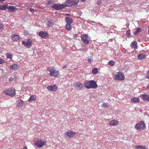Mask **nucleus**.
Wrapping results in <instances>:
<instances>
[{"mask_svg":"<svg viewBox=\"0 0 149 149\" xmlns=\"http://www.w3.org/2000/svg\"><path fill=\"white\" fill-rule=\"evenodd\" d=\"M84 85L87 89H95L97 87L96 82L93 80L85 81L84 83Z\"/></svg>","mask_w":149,"mask_h":149,"instance_id":"obj_1","label":"nucleus"},{"mask_svg":"<svg viewBox=\"0 0 149 149\" xmlns=\"http://www.w3.org/2000/svg\"><path fill=\"white\" fill-rule=\"evenodd\" d=\"M16 90L15 89H8L3 91V93L6 95H8L11 97L14 96L16 94Z\"/></svg>","mask_w":149,"mask_h":149,"instance_id":"obj_2","label":"nucleus"},{"mask_svg":"<svg viewBox=\"0 0 149 149\" xmlns=\"http://www.w3.org/2000/svg\"><path fill=\"white\" fill-rule=\"evenodd\" d=\"M146 127V124L143 121H141L136 125L134 128L137 130L140 131L144 129Z\"/></svg>","mask_w":149,"mask_h":149,"instance_id":"obj_3","label":"nucleus"},{"mask_svg":"<svg viewBox=\"0 0 149 149\" xmlns=\"http://www.w3.org/2000/svg\"><path fill=\"white\" fill-rule=\"evenodd\" d=\"M46 143V140L44 139H38L36 141L35 145H36L38 148H40L45 146Z\"/></svg>","mask_w":149,"mask_h":149,"instance_id":"obj_4","label":"nucleus"},{"mask_svg":"<svg viewBox=\"0 0 149 149\" xmlns=\"http://www.w3.org/2000/svg\"><path fill=\"white\" fill-rule=\"evenodd\" d=\"M48 70L50 72L49 75L51 76L57 77L59 74V71L55 70L54 68H48Z\"/></svg>","mask_w":149,"mask_h":149,"instance_id":"obj_5","label":"nucleus"},{"mask_svg":"<svg viewBox=\"0 0 149 149\" xmlns=\"http://www.w3.org/2000/svg\"><path fill=\"white\" fill-rule=\"evenodd\" d=\"M81 40L84 44H89L90 39L87 34H83L81 36Z\"/></svg>","mask_w":149,"mask_h":149,"instance_id":"obj_6","label":"nucleus"},{"mask_svg":"<svg viewBox=\"0 0 149 149\" xmlns=\"http://www.w3.org/2000/svg\"><path fill=\"white\" fill-rule=\"evenodd\" d=\"M66 7L65 4H59L56 3L53 4L52 6V8L56 10H60Z\"/></svg>","mask_w":149,"mask_h":149,"instance_id":"obj_7","label":"nucleus"},{"mask_svg":"<svg viewBox=\"0 0 149 149\" xmlns=\"http://www.w3.org/2000/svg\"><path fill=\"white\" fill-rule=\"evenodd\" d=\"M124 74L122 72H119L116 75L115 80H123L125 79Z\"/></svg>","mask_w":149,"mask_h":149,"instance_id":"obj_8","label":"nucleus"},{"mask_svg":"<svg viewBox=\"0 0 149 149\" xmlns=\"http://www.w3.org/2000/svg\"><path fill=\"white\" fill-rule=\"evenodd\" d=\"M79 0H67L66 3L70 6H75L77 5Z\"/></svg>","mask_w":149,"mask_h":149,"instance_id":"obj_9","label":"nucleus"},{"mask_svg":"<svg viewBox=\"0 0 149 149\" xmlns=\"http://www.w3.org/2000/svg\"><path fill=\"white\" fill-rule=\"evenodd\" d=\"M75 134V133L72 130H68L64 132V135L70 138L73 137Z\"/></svg>","mask_w":149,"mask_h":149,"instance_id":"obj_10","label":"nucleus"},{"mask_svg":"<svg viewBox=\"0 0 149 149\" xmlns=\"http://www.w3.org/2000/svg\"><path fill=\"white\" fill-rule=\"evenodd\" d=\"M22 43L27 48H30L32 45V41L30 39H29L27 42L22 41Z\"/></svg>","mask_w":149,"mask_h":149,"instance_id":"obj_11","label":"nucleus"},{"mask_svg":"<svg viewBox=\"0 0 149 149\" xmlns=\"http://www.w3.org/2000/svg\"><path fill=\"white\" fill-rule=\"evenodd\" d=\"M39 36L42 38H46L49 37V34L46 31H40L39 33Z\"/></svg>","mask_w":149,"mask_h":149,"instance_id":"obj_12","label":"nucleus"},{"mask_svg":"<svg viewBox=\"0 0 149 149\" xmlns=\"http://www.w3.org/2000/svg\"><path fill=\"white\" fill-rule=\"evenodd\" d=\"M83 84L81 82H75L74 83L73 86L77 90H81Z\"/></svg>","mask_w":149,"mask_h":149,"instance_id":"obj_13","label":"nucleus"},{"mask_svg":"<svg viewBox=\"0 0 149 149\" xmlns=\"http://www.w3.org/2000/svg\"><path fill=\"white\" fill-rule=\"evenodd\" d=\"M140 97L144 101H149V94H144L141 95L140 96Z\"/></svg>","mask_w":149,"mask_h":149,"instance_id":"obj_14","label":"nucleus"},{"mask_svg":"<svg viewBox=\"0 0 149 149\" xmlns=\"http://www.w3.org/2000/svg\"><path fill=\"white\" fill-rule=\"evenodd\" d=\"M55 22L52 19H50L47 21V25L49 27H52L54 24Z\"/></svg>","mask_w":149,"mask_h":149,"instance_id":"obj_15","label":"nucleus"},{"mask_svg":"<svg viewBox=\"0 0 149 149\" xmlns=\"http://www.w3.org/2000/svg\"><path fill=\"white\" fill-rule=\"evenodd\" d=\"M47 88L49 90L55 91L57 90V87L56 85H50L48 86Z\"/></svg>","mask_w":149,"mask_h":149,"instance_id":"obj_16","label":"nucleus"},{"mask_svg":"<svg viewBox=\"0 0 149 149\" xmlns=\"http://www.w3.org/2000/svg\"><path fill=\"white\" fill-rule=\"evenodd\" d=\"M12 40L13 41H17L19 38V36L18 35L13 34L11 36Z\"/></svg>","mask_w":149,"mask_h":149,"instance_id":"obj_17","label":"nucleus"},{"mask_svg":"<svg viewBox=\"0 0 149 149\" xmlns=\"http://www.w3.org/2000/svg\"><path fill=\"white\" fill-rule=\"evenodd\" d=\"M7 9H8L9 11L12 12L15 11L16 10H17V8H16L15 6H8V5Z\"/></svg>","mask_w":149,"mask_h":149,"instance_id":"obj_18","label":"nucleus"},{"mask_svg":"<svg viewBox=\"0 0 149 149\" xmlns=\"http://www.w3.org/2000/svg\"><path fill=\"white\" fill-rule=\"evenodd\" d=\"M66 22L67 24H70L73 22V20L72 18L69 17H66L65 18Z\"/></svg>","mask_w":149,"mask_h":149,"instance_id":"obj_19","label":"nucleus"},{"mask_svg":"<svg viewBox=\"0 0 149 149\" xmlns=\"http://www.w3.org/2000/svg\"><path fill=\"white\" fill-rule=\"evenodd\" d=\"M131 47L132 48L134 49H137V43L136 41H133L131 44Z\"/></svg>","mask_w":149,"mask_h":149,"instance_id":"obj_20","label":"nucleus"},{"mask_svg":"<svg viewBox=\"0 0 149 149\" xmlns=\"http://www.w3.org/2000/svg\"><path fill=\"white\" fill-rule=\"evenodd\" d=\"M118 124V122L116 120H111L109 123V124L110 125H116Z\"/></svg>","mask_w":149,"mask_h":149,"instance_id":"obj_21","label":"nucleus"},{"mask_svg":"<svg viewBox=\"0 0 149 149\" xmlns=\"http://www.w3.org/2000/svg\"><path fill=\"white\" fill-rule=\"evenodd\" d=\"M65 29L68 31H70L72 29V26L70 24H67L65 26Z\"/></svg>","mask_w":149,"mask_h":149,"instance_id":"obj_22","label":"nucleus"},{"mask_svg":"<svg viewBox=\"0 0 149 149\" xmlns=\"http://www.w3.org/2000/svg\"><path fill=\"white\" fill-rule=\"evenodd\" d=\"M23 104V101L22 100H20L17 102V106L19 107H22Z\"/></svg>","mask_w":149,"mask_h":149,"instance_id":"obj_23","label":"nucleus"},{"mask_svg":"<svg viewBox=\"0 0 149 149\" xmlns=\"http://www.w3.org/2000/svg\"><path fill=\"white\" fill-rule=\"evenodd\" d=\"M131 100L132 102L134 103L139 102L140 101L139 98L136 97L132 98Z\"/></svg>","mask_w":149,"mask_h":149,"instance_id":"obj_24","label":"nucleus"},{"mask_svg":"<svg viewBox=\"0 0 149 149\" xmlns=\"http://www.w3.org/2000/svg\"><path fill=\"white\" fill-rule=\"evenodd\" d=\"M10 68V69L14 70H15L18 69L17 65L15 64L11 65Z\"/></svg>","mask_w":149,"mask_h":149,"instance_id":"obj_25","label":"nucleus"},{"mask_svg":"<svg viewBox=\"0 0 149 149\" xmlns=\"http://www.w3.org/2000/svg\"><path fill=\"white\" fill-rule=\"evenodd\" d=\"M8 5L7 4L4 5L0 6V10H5L7 8Z\"/></svg>","mask_w":149,"mask_h":149,"instance_id":"obj_26","label":"nucleus"},{"mask_svg":"<svg viewBox=\"0 0 149 149\" xmlns=\"http://www.w3.org/2000/svg\"><path fill=\"white\" fill-rule=\"evenodd\" d=\"M146 55L144 54H141L138 56V58L139 59L141 60L145 58Z\"/></svg>","mask_w":149,"mask_h":149,"instance_id":"obj_27","label":"nucleus"},{"mask_svg":"<svg viewBox=\"0 0 149 149\" xmlns=\"http://www.w3.org/2000/svg\"><path fill=\"white\" fill-rule=\"evenodd\" d=\"M36 98V96L35 95H32L30 97L29 99L28 100V101L29 102H31L32 101H35Z\"/></svg>","mask_w":149,"mask_h":149,"instance_id":"obj_28","label":"nucleus"},{"mask_svg":"<svg viewBox=\"0 0 149 149\" xmlns=\"http://www.w3.org/2000/svg\"><path fill=\"white\" fill-rule=\"evenodd\" d=\"M17 76L16 75H14L11 77L9 79L10 81H15L17 80Z\"/></svg>","mask_w":149,"mask_h":149,"instance_id":"obj_29","label":"nucleus"},{"mask_svg":"<svg viewBox=\"0 0 149 149\" xmlns=\"http://www.w3.org/2000/svg\"><path fill=\"white\" fill-rule=\"evenodd\" d=\"M138 149H148L146 148L144 146H142L139 145L136 147Z\"/></svg>","mask_w":149,"mask_h":149,"instance_id":"obj_30","label":"nucleus"},{"mask_svg":"<svg viewBox=\"0 0 149 149\" xmlns=\"http://www.w3.org/2000/svg\"><path fill=\"white\" fill-rule=\"evenodd\" d=\"M141 31V29L140 28H137L136 31L134 32V34L135 35H137Z\"/></svg>","mask_w":149,"mask_h":149,"instance_id":"obj_31","label":"nucleus"},{"mask_svg":"<svg viewBox=\"0 0 149 149\" xmlns=\"http://www.w3.org/2000/svg\"><path fill=\"white\" fill-rule=\"evenodd\" d=\"M108 64L109 65L113 66L115 65V63L114 61H110L109 62Z\"/></svg>","mask_w":149,"mask_h":149,"instance_id":"obj_32","label":"nucleus"},{"mask_svg":"<svg viewBox=\"0 0 149 149\" xmlns=\"http://www.w3.org/2000/svg\"><path fill=\"white\" fill-rule=\"evenodd\" d=\"M92 72L93 74H96L98 72V69L97 68H94L93 69Z\"/></svg>","mask_w":149,"mask_h":149,"instance_id":"obj_33","label":"nucleus"},{"mask_svg":"<svg viewBox=\"0 0 149 149\" xmlns=\"http://www.w3.org/2000/svg\"><path fill=\"white\" fill-rule=\"evenodd\" d=\"M6 57L10 59H11L12 58V55L10 53L7 54H6Z\"/></svg>","mask_w":149,"mask_h":149,"instance_id":"obj_34","label":"nucleus"},{"mask_svg":"<svg viewBox=\"0 0 149 149\" xmlns=\"http://www.w3.org/2000/svg\"><path fill=\"white\" fill-rule=\"evenodd\" d=\"M87 61H88V62H89L90 63H91L93 62V60H92V58H91V57H90L88 58V60Z\"/></svg>","mask_w":149,"mask_h":149,"instance_id":"obj_35","label":"nucleus"},{"mask_svg":"<svg viewBox=\"0 0 149 149\" xmlns=\"http://www.w3.org/2000/svg\"><path fill=\"white\" fill-rule=\"evenodd\" d=\"M102 106L103 107L105 108L109 107L108 105L105 103H103L102 104Z\"/></svg>","mask_w":149,"mask_h":149,"instance_id":"obj_36","label":"nucleus"},{"mask_svg":"<svg viewBox=\"0 0 149 149\" xmlns=\"http://www.w3.org/2000/svg\"><path fill=\"white\" fill-rule=\"evenodd\" d=\"M130 30H128L127 31L126 33V36L129 37L130 36Z\"/></svg>","mask_w":149,"mask_h":149,"instance_id":"obj_37","label":"nucleus"},{"mask_svg":"<svg viewBox=\"0 0 149 149\" xmlns=\"http://www.w3.org/2000/svg\"><path fill=\"white\" fill-rule=\"evenodd\" d=\"M5 63V61L2 59H0V64Z\"/></svg>","mask_w":149,"mask_h":149,"instance_id":"obj_38","label":"nucleus"},{"mask_svg":"<svg viewBox=\"0 0 149 149\" xmlns=\"http://www.w3.org/2000/svg\"><path fill=\"white\" fill-rule=\"evenodd\" d=\"M24 35L25 36H27L29 34V32H28L27 31H24Z\"/></svg>","mask_w":149,"mask_h":149,"instance_id":"obj_39","label":"nucleus"},{"mask_svg":"<svg viewBox=\"0 0 149 149\" xmlns=\"http://www.w3.org/2000/svg\"><path fill=\"white\" fill-rule=\"evenodd\" d=\"M101 3L102 2L100 0H98L97 2V4L98 5H100Z\"/></svg>","mask_w":149,"mask_h":149,"instance_id":"obj_40","label":"nucleus"},{"mask_svg":"<svg viewBox=\"0 0 149 149\" xmlns=\"http://www.w3.org/2000/svg\"><path fill=\"white\" fill-rule=\"evenodd\" d=\"M145 77L149 79V72L147 73V75L145 76Z\"/></svg>","mask_w":149,"mask_h":149,"instance_id":"obj_41","label":"nucleus"},{"mask_svg":"<svg viewBox=\"0 0 149 149\" xmlns=\"http://www.w3.org/2000/svg\"><path fill=\"white\" fill-rule=\"evenodd\" d=\"M3 25L2 24L0 23V30L3 29Z\"/></svg>","mask_w":149,"mask_h":149,"instance_id":"obj_42","label":"nucleus"},{"mask_svg":"<svg viewBox=\"0 0 149 149\" xmlns=\"http://www.w3.org/2000/svg\"><path fill=\"white\" fill-rule=\"evenodd\" d=\"M29 10L30 12H31L32 13H33L34 12V9L33 8H30L29 9Z\"/></svg>","mask_w":149,"mask_h":149,"instance_id":"obj_43","label":"nucleus"},{"mask_svg":"<svg viewBox=\"0 0 149 149\" xmlns=\"http://www.w3.org/2000/svg\"><path fill=\"white\" fill-rule=\"evenodd\" d=\"M52 2L51 1H49L47 2V4L48 5H50L52 3Z\"/></svg>","mask_w":149,"mask_h":149,"instance_id":"obj_44","label":"nucleus"},{"mask_svg":"<svg viewBox=\"0 0 149 149\" xmlns=\"http://www.w3.org/2000/svg\"><path fill=\"white\" fill-rule=\"evenodd\" d=\"M78 36V35L77 34H76L74 35V38H77V37Z\"/></svg>","mask_w":149,"mask_h":149,"instance_id":"obj_45","label":"nucleus"},{"mask_svg":"<svg viewBox=\"0 0 149 149\" xmlns=\"http://www.w3.org/2000/svg\"><path fill=\"white\" fill-rule=\"evenodd\" d=\"M67 67V65H65L63 66V68H66Z\"/></svg>","mask_w":149,"mask_h":149,"instance_id":"obj_46","label":"nucleus"},{"mask_svg":"<svg viewBox=\"0 0 149 149\" xmlns=\"http://www.w3.org/2000/svg\"><path fill=\"white\" fill-rule=\"evenodd\" d=\"M147 88L148 89H149V83L147 85Z\"/></svg>","mask_w":149,"mask_h":149,"instance_id":"obj_47","label":"nucleus"},{"mask_svg":"<svg viewBox=\"0 0 149 149\" xmlns=\"http://www.w3.org/2000/svg\"><path fill=\"white\" fill-rule=\"evenodd\" d=\"M5 1V0H0V2H3Z\"/></svg>","mask_w":149,"mask_h":149,"instance_id":"obj_48","label":"nucleus"},{"mask_svg":"<svg viewBox=\"0 0 149 149\" xmlns=\"http://www.w3.org/2000/svg\"><path fill=\"white\" fill-rule=\"evenodd\" d=\"M86 0H81V2H84Z\"/></svg>","mask_w":149,"mask_h":149,"instance_id":"obj_49","label":"nucleus"},{"mask_svg":"<svg viewBox=\"0 0 149 149\" xmlns=\"http://www.w3.org/2000/svg\"><path fill=\"white\" fill-rule=\"evenodd\" d=\"M91 22L93 23H95V22H94V21H92Z\"/></svg>","mask_w":149,"mask_h":149,"instance_id":"obj_50","label":"nucleus"},{"mask_svg":"<svg viewBox=\"0 0 149 149\" xmlns=\"http://www.w3.org/2000/svg\"><path fill=\"white\" fill-rule=\"evenodd\" d=\"M148 34L149 35V28L148 29Z\"/></svg>","mask_w":149,"mask_h":149,"instance_id":"obj_51","label":"nucleus"},{"mask_svg":"<svg viewBox=\"0 0 149 149\" xmlns=\"http://www.w3.org/2000/svg\"><path fill=\"white\" fill-rule=\"evenodd\" d=\"M69 15V14H67V15Z\"/></svg>","mask_w":149,"mask_h":149,"instance_id":"obj_52","label":"nucleus"}]
</instances>
